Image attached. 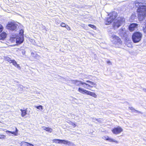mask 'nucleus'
<instances>
[{
	"label": "nucleus",
	"instance_id": "f257e3e1",
	"mask_svg": "<svg viewBox=\"0 0 146 146\" xmlns=\"http://www.w3.org/2000/svg\"><path fill=\"white\" fill-rule=\"evenodd\" d=\"M134 3L135 6L137 7L136 12L138 18L139 19H143L146 17V5H142L143 3L136 0Z\"/></svg>",
	"mask_w": 146,
	"mask_h": 146
},
{
	"label": "nucleus",
	"instance_id": "f03ea898",
	"mask_svg": "<svg viewBox=\"0 0 146 146\" xmlns=\"http://www.w3.org/2000/svg\"><path fill=\"white\" fill-rule=\"evenodd\" d=\"M86 82L90 83V84L85 82H82L81 81L78 80H74L73 81V84L76 86H79L80 85H85L86 86V89H90L93 87L96 88L97 84L93 82L90 80H86Z\"/></svg>",
	"mask_w": 146,
	"mask_h": 146
},
{
	"label": "nucleus",
	"instance_id": "7ed1b4c3",
	"mask_svg": "<svg viewBox=\"0 0 146 146\" xmlns=\"http://www.w3.org/2000/svg\"><path fill=\"white\" fill-rule=\"evenodd\" d=\"M142 37V33L139 32H135L132 35V38L134 43L139 42L141 40Z\"/></svg>",
	"mask_w": 146,
	"mask_h": 146
},
{
	"label": "nucleus",
	"instance_id": "20e7f679",
	"mask_svg": "<svg viewBox=\"0 0 146 146\" xmlns=\"http://www.w3.org/2000/svg\"><path fill=\"white\" fill-rule=\"evenodd\" d=\"M78 91L79 92L82 94H85L88 95L92 96L95 98H96L97 96V95L95 93L87 90L81 88H79L78 89Z\"/></svg>",
	"mask_w": 146,
	"mask_h": 146
},
{
	"label": "nucleus",
	"instance_id": "39448f33",
	"mask_svg": "<svg viewBox=\"0 0 146 146\" xmlns=\"http://www.w3.org/2000/svg\"><path fill=\"white\" fill-rule=\"evenodd\" d=\"M125 21V19L123 17H119L117 21L113 24V27L115 29L118 28Z\"/></svg>",
	"mask_w": 146,
	"mask_h": 146
},
{
	"label": "nucleus",
	"instance_id": "423d86ee",
	"mask_svg": "<svg viewBox=\"0 0 146 146\" xmlns=\"http://www.w3.org/2000/svg\"><path fill=\"white\" fill-rule=\"evenodd\" d=\"M112 133L114 134H118L123 131V129L119 126L114 127L111 130Z\"/></svg>",
	"mask_w": 146,
	"mask_h": 146
},
{
	"label": "nucleus",
	"instance_id": "0eeeda50",
	"mask_svg": "<svg viewBox=\"0 0 146 146\" xmlns=\"http://www.w3.org/2000/svg\"><path fill=\"white\" fill-rule=\"evenodd\" d=\"M17 25L13 22H10L8 23L7 25V29L14 31L17 28Z\"/></svg>",
	"mask_w": 146,
	"mask_h": 146
},
{
	"label": "nucleus",
	"instance_id": "6e6552de",
	"mask_svg": "<svg viewBox=\"0 0 146 146\" xmlns=\"http://www.w3.org/2000/svg\"><path fill=\"white\" fill-rule=\"evenodd\" d=\"M111 37L115 41V44H122V41L118 36L115 35H113Z\"/></svg>",
	"mask_w": 146,
	"mask_h": 146
},
{
	"label": "nucleus",
	"instance_id": "1a4fd4ad",
	"mask_svg": "<svg viewBox=\"0 0 146 146\" xmlns=\"http://www.w3.org/2000/svg\"><path fill=\"white\" fill-rule=\"evenodd\" d=\"M138 26V24L135 23H132L129 25L128 29L131 32H132L137 28Z\"/></svg>",
	"mask_w": 146,
	"mask_h": 146
},
{
	"label": "nucleus",
	"instance_id": "9d476101",
	"mask_svg": "<svg viewBox=\"0 0 146 146\" xmlns=\"http://www.w3.org/2000/svg\"><path fill=\"white\" fill-rule=\"evenodd\" d=\"M113 20L112 16H110V17L107 18L105 20V23L106 25H109L111 24Z\"/></svg>",
	"mask_w": 146,
	"mask_h": 146
},
{
	"label": "nucleus",
	"instance_id": "9b49d317",
	"mask_svg": "<svg viewBox=\"0 0 146 146\" xmlns=\"http://www.w3.org/2000/svg\"><path fill=\"white\" fill-rule=\"evenodd\" d=\"M7 34L5 32H3L0 34V40H4L7 37Z\"/></svg>",
	"mask_w": 146,
	"mask_h": 146
},
{
	"label": "nucleus",
	"instance_id": "f8f14e48",
	"mask_svg": "<svg viewBox=\"0 0 146 146\" xmlns=\"http://www.w3.org/2000/svg\"><path fill=\"white\" fill-rule=\"evenodd\" d=\"M12 63L17 68L20 69L21 67L19 65L17 64L16 61L15 60H12L11 62V63Z\"/></svg>",
	"mask_w": 146,
	"mask_h": 146
},
{
	"label": "nucleus",
	"instance_id": "ddd939ff",
	"mask_svg": "<svg viewBox=\"0 0 146 146\" xmlns=\"http://www.w3.org/2000/svg\"><path fill=\"white\" fill-rule=\"evenodd\" d=\"M15 131H6L8 132L9 133L13 134L15 136H17L18 135V130L16 127H15Z\"/></svg>",
	"mask_w": 146,
	"mask_h": 146
},
{
	"label": "nucleus",
	"instance_id": "4468645a",
	"mask_svg": "<svg viewBox=\"0 0 146 146\" xmlns=\"http://www.w3.org/2000/svg\"><path fill=\"white\" fill-rule=\"evenodd\" d=\"M23 41V37H19L17 39L16 43L18 44H20L22 43Z\"/></svg>",
	"mask_w": 146,
	"mask_h": 146
},
{
	"label": "nucleus",
	"instance_id": "2eb2a0df",
	"mask_svg": "<svg viewBox=\"0 0 146 146\" xmlns=\"http://www.w3.org/2000/svg\"><path fill=\"white\" fill-rule=\"evenodd\" d=\"M20 111H21V116L22 117H24L27 114V110L26 109L25 110L21 109Z\"/></svg>",
	"mask_w": 146,
	"mask_h": 146
},
{
	"label": "nucleus",
	"instance_id": "dca6fc26",
	"mask_svg": "<svg viewBox=\"0 0 146 146\" xmlns=\"http://www.w3.org/2000/svg\"><path fill=\"white\" fill-rule=\"evenodd\" d=\"M4 59L5 61H7L9 62L10 63H11V62L12 60H11V58L8 56L4 57Z\"/></svg>",
	"mask_w": 146,
	"mask_h": 146
},
{
	"label": "nucleus",
	"instance_id": "f3484780",
	"mask_svg": "<svg viewBox=\"0 0 146 146\" xmlns=\"http://www.w3.org/2000/svg\"><path fill=\"white\" fill-rule=\"evenodd\" d=\"M45 131L49 132L50 133L52 131V129L49 127H45V128L44 129Z\"/></svg>",
	"mask_w": 146,
	"mask_h": 146
},
{
	"label": "nucleus",
	"instance_id": "a211bd4d",
	"mask_svg": "<svg viewBox=\"0 0 146 146\" xmlns=\"http://www.w3.org/2000/svg\"><path fill=\"white\" fill-rule=\"evenodd\" d=\"M29 143H28L26 142H22L21 143V146H29Z\"/></svg>",
	"mask_w": 146,
	"mask_h": 146
},
{
	"label": "nucleus",
	"instance_id": "6ab92c4d",
	"mask_svg": "<svg viewBox=\"0 0 146 146\" xmlns=\"http://www.w3.org/2000/svg\"><path fill=\"white\" fill-rule=\"evenodd\" d=\"M60 143H63L64 144H67L68 143V141L65 140H60Z\"/></svg>",
	"mask_w": 146,
	"mask_h": 146
},
{
	"label": "nucleus",
	"instance_id": "aec40b11",
	"mask_svg": "<svg viewBox=\"0 0 146 146\" xmlns=\"http://www.w3.org/2000/svg\"><path fill=\"white\" fill-rule=\"evenodd\" d=\"M24 32L23 30L22 29L20 30L19 31V35L23 37Z\"/></svg>",
	"mask_w": 146,
	"mask_h": 146
},
{
	"label": "nucleus",
	"instance_id": "412c9836",
	"mask_svg": "<svg viewBox=\"0 0 146 146\" xmlns=\"http://www.w3.org/2000/svg\"><path fill=\"white\" fill-rule=\"evenodd\" d=\"M88 26H89V27H90L91 28H92L94 29V30H96V27L93 25H91V24H88Z\"/></svg>",
	"mask_w": 146,
	"mask_h": 146
},
{
	"label": "nucleus",
	"instance_id": "4be33fe9",
	"mask_svg": "<svg viewBox=\"0 0 146 146\" xmlns=\"http://www.w3.org/2000/svg\"><path fill=\"white\" fill-rule=\"evenodd\" d=\"M109 141H110V142H115L116 143H118V142L117 141L113 139H112L111 138H110Z\"/></svg>",
	"mask_w": 146,
	"mask_h": 146
},
{
	"label": "nucleus",
	"instance_id": "5701e85b",
	"mask_svg": "<svg viewBox=\"0 0 146 146\" xmlns=\"http://www.w3.org/2000/svg\"><path fill=\"white\" fill-rule=\"evenodd\" d=\"M60 140L59 139H54L53 140V142H55L56 143H60Z\"/></svg>",
	"mask_w": 146,
	"mask_h": 146
},
{
	"label": "nucleus",
	"instance_id": "b1692460",
	"mask_svg": "<svg viewBox=\"0 0 146 146\" xmlns=\"http://www.w3.org/2000/svg\"><path fill=\"white\" fill-rule=\"evenodd\" d=\"M104 139L106 141H109L110 137L108 136H105L104 137Z\"/></svg>",
	"mask_w": 146,
	"mask_h": 146
},
{
	"label": "nucleus",
	"instance_id": "393cba45",
	"mask_svg": "<svg viewBox=\"0 0 146 146\" xmlns=\"http://www.w3.org/2000/svg\"><path fill=\"white\" fill-rule=\"evenodd\" d=\"M66 25L64 23L62 22L61 23L60 25L62 27H65Z\"/></svg>",
	"mask_w": 146,
	"mask_h": 146
},
{
	"label": "nucleus",
	"instance_id": "a878e982",
	"mask_svg": "<svg viewBox=\"0 0 146 146\" xmlns=\"http://www.w3.org/2000/svg\"><path fill=\"white\" fill-rule=\"evenodd\" d=\"M35 108H36L37 109H42V106L41 105H40L39 106H35Z\"/></svg>",
	"mask_w": 146,
	"mask_h": 146
},
{
	"label": "nucleus",
	"instance_id": "bb28decb",
	"mask_svg": "<svg viewBox=\"0 0 146 146\" xmlns=\"http://www.w3.org/2000/svg\"><path fill=\"white\" fill-rule=\"evenodd\" d=\"M70 125H71L73 126L74 127H76V124L75 123H73L72 121H70L69 123Z\"/></svg>",
	"mask_w": 146,
	"mask_h": 146
},
{
	"label": "nucleus",
	"instance_id": "cd10ccee",
	"mask_svg": "<svg viewBox=\"0 0 146 146\" xmlns=\"http://www.w3.org/2000/svg\"><path fill=\"white\" fill-rule=\"evenodd\" d=\"M143 30L145 34H146V25L144 27H143Z\"/></svg>",
	"mask_w": 146,
	"mask_h": 146
},
{
	"label": "nucleus",
	"instance_id": "c85d7f7f",
	"mask_svg": "<svg viewBox=\"0 0 146 146\" xmlns=\"http://www.w3.org/2000/svg\"><path fill=\"white\" fill-rule=\"evenodd\" d=\"M5 136L3 135H0V139H3L5 138Z\"/></svg>",
	"mask_w": 146,
	"mask_h": 146
},
{
	"label": "nucleus",
	"instance_id": "c756f323",
	"mask_svg": "<svg viewBox=\"0 0 146 146\" xmlns=\"http://www.w3.org/2000/svg\"><path fill=\"white\" fill-rule=\"evenodd\" d=\"M66 27H65V28H66L67 29V30L68 31L70 30L71 28L69 26H68L67 25H66Z\"/></svg>",
	"mask_w": 146,
	"mask_h": 146
},
{
	"label": "nucleus",
	"instance_id": "7c9ffc66",
	"mask_svg": "<svg viewBox=\"0 0 146 146\" xmlns=\"http://www.w3.org/2000/svg\"><path fill=\"white\" fill-rule=\"evenodd\" d=\"M3 27L0 24V33L3 31Z\"/></svg>",
	"mask_w": 146,
	"mask_h": 146
},
{
	"label": "nucleus",
	"instance_id": "2f4dec72",
	"mask_svg": "<svg viewBox=\"0 0 146 146\" xmlns=\"http://www.w3.org/2000/svg\"><path fill=\"white\" fill-rule=\"evenodd\" d=\"M92 76H91V75H88L87 77H86L85 78V79H90V80H91L90 78V77Z\"/></svg>",
	"mask_w": 146,
	"mask_h": 146
},
{
	"label": "nucleus",
	"instance_id": "473e14b6",
	"mask_svg": "<svg viewBox=\"0 0 146 146\" xmlns=\"http://www.w3.org/2000/svg\"><path fill=\"white\" fill-rule=\"evenodd\" d=\"M107 63H108V64H111V62L109 60L107 61Z\"/></svg>",
	"mask_w": 146,
	"mask_h": 146
},
{
	"label": "nucleus",
	"instance_id": "72a5a7b5",
	"mask_svg": "<svg viewBox=\"0 0 146 146\" xmlns=\"http://www.w3.org/2000/svg\"><path fill=\"white\" fill-rule=\"evenodd\" d=\"M29 146H34V145L32 144L29 143Z\"/></svg>",
	"mask_w": 146,
	"mask_h": 146
},
{
	"label": "nucleus",
	"instance_id": "f704fd0d",
	"mask_svg": "<svg viewBox=\"0 0 146 146\" xmlns=\"http://www.w3.org/2000/svg\"><path fill=\"white\" fill-rule=\"evenodd\" d=\"M120 31H123V29H121L120 30Z\"/></svg>",
	"mask_w": 146,
	"mask_h": 146
},
{
	"label": "nucleus",
	"instance_id": "c9c22d12",
	"mask_svg": "<svg viewBox=\"0 0 146 146\" xmlns=\"http://www.w3.org/2000/svg\"><path fill=\"white\" fill-rule=\"evenodd\" d=\"M136 111L137 113H141L140 112L138 111Z\"/></svg>",
	"mask_w": 146,
	"mask_h": 146
},
{
	"label": "nucleus",
	"instance_id": "e433bc0d",
	"mask_svg": "<svg viewBox=\"0 0 146 146\" xmlns=\"http://www.w3.org/2000/svg\"><path fill=\"white\" fill-rule=\"evenodd\" d=\"M145 92H146V89L145 90Z\"/></svg>",
	"mask_w": 146,
	"mask_h": 146
}]
</instances>
